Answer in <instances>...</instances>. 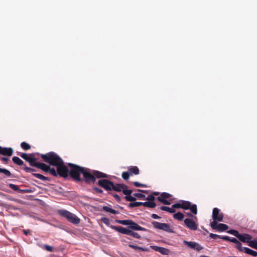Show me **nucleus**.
<instances>
[{"label":"nucleus","instance_id":"obj_1","mask_svg":"<svg viewBox=\"0 0 257 257\" xmlns=\"http://www.w3.org/2000/svg\"><path fill=\"white\" fill-rule=\"evenodd\" d=\"M41 157L45 162L51 165L57 167V171L54 168L49 167L48 172L51 175L56 176L59 174L60 176L64 177L68 176L69 171L64 164L62 160L57 154L53 152H50L46 154L42 155Z\"/></svg>","mask_w":257,"mask_h":257},{"label":"nucleus","instance_id":"obj_2","mask_svg":"<svg viewBox=\"0 0 257 257\" xmlns=\"http://www.w3.org/2000/svg\"><path fill=\"white\" fill-rule=\"evenodd\" d=\"M68 165L70 167V175L77 181H80L81 173L83 175L85 181L88 183L94 182L95 177L100 178L108 177L106 174L102 172L97 171H93L91 172L88 169L80 167L72 163H68Z\"/></svg>","mask_w":257,"mask_h":257},{"label":"nucleus","instance_id":"obj_3","mask_svg":"<svg viewBox=\"0 0 257 257\" xmlns=\"http://www.w3.org/2000/svg\"><path fill=\"white\" fill-rule=\"evenodd\" d=\"M172 207L174 209L179 208L186 210L189 209L193 214H196L197 213V206L195 204L192 205L189 201H180L179 202L173 204Z\"/></svg>","mask_w":257,"mask_h":257},{"label":"nucleus","instance_id":"obj_4","mask_svg":"<svg viewBox=\"0 0 257 257\" xmlns=\"http://www.w3.org/2000/svg\"><path fill=\"white\" fill-rule=\"evenodd\" d=\"M58 213L65 217L69 222L73 224H78L80 222V219L75 214L64 209H60L57 211Z\"/></svg>","mask_w":257,"mask_h":257},{"label":"nucleus","instance_id":"obj_5","mask_svg":"<svg viewBox=\"0 0 257 257\" xmlns=\"http://www.w3.org/2000/svg\"><path fill=\"white\" fill-rule=\"evenodd\" d=\"M152 224L156 229L162 230L168 232H173V230L170 225L167 223H160L154 221L152 222Z\"/></svg>","mask_w":257,"mask_h":257},{"label":"nucleus","instance_id":"obj_6","mask_svg":"<svg viewBox=\"0 0 257 257\" xmlns=\"http://www.w3.org/2000/svg\"><path fill=\"white\" fill-rule=\"evenodd\" d=\"M98 185L106 190L111 191L113 187V183L107 180L102 179L98 181Z\"/></svg>","mask_w":257,"mask_h":257},{"label":"nucleus","instance_id":"obj_7","mask_svg":"<svg viewBox=\"0 0 257 257\" xmlns=\"http://www.w3.org/2000/svg\"><path fill=\"white\" fill-rule=\"evenodd\" d=\"M184 244L187 245L188 247L191 249H193L197 251H200L203 249V247L201 246L199 244L194 241H188L186 240L183 241Z\"/></svg>","mask_w":257,"mask_h":257},{"label":"nucleus","instance_id":"obj_8","mask_svg":"<svg viewBox=\"0 0 257 257\" xmlns=\"http://www.w3.org/2000/svg\"><path fill=\"white\" fill-rule=\"evenodd\" d=\"M20 156L23 159L29 162L32 166H34L37 162L36 159L33 157L32 154L28 155L26 153H22Z\"/></svg>","mask_w":257,"mask_h":257},{"label":"nucleus","instance_id":"obj_9","mask_svg":"<svg viewBox=\"0 0 257 257\" xmlns=\"http://www.w3.org/2000/svg\"><path fill=\"white\" fill-rule=\"evenodd\" d=\"M171 195L167 193H162L158 197V199L159 201L166 205H170V202L167 199L171 197Z\"/></svg>","mask_w":257,"mask_h":257},{"label":"nucleus","instance_id":"obj_10","mask_svg":"<svg viewBox=\"0 0 257 257\" xmlns=\"http://www.w3.org/2000/svg\"><path fill=\"white\" fill-rule=\"evenodd\" d=\"M184 223L187 227L192 230H196L197 229L198 226L197 224L191 219H185L184 220Z\"/></svg>","mask_w":257,"mask_h":257},{"label":"nucleus","instance_id":"obj_11","mask_svg":"<svg viewBox=\"0 0 257 257\" xmlns=\"http://www.w3.org/2000/svg\"><path fill=\"white\" fill-rule=\"evenodd\" d=\"M151 247L154 250L158 251L163 255H168L170 253V250L164 247L158 246H151Z\"/></svg>","mask_w":257,"mask_h":257},{"label":"nucleus","instance_id":"obj_12","mask_svg":"<svg viewBox=\"0 0 257 257\" xmlns=\"http://www.w3.org/2000/svg\"><path fill=\"white\" fill-rule=\"evenodd\" d=\"M238 238L242 242H247L248 244L251 241V236L248 234H239Z\"/></svg>","mask_w":257,"mask_h":257},{"label":"nucleus","instance_id":"obj_13","mask_svg":"<svg viewBox=\"0 0 257 257\" xmlns=\"http://www.w3.org/2000/svg\"><path fill=\"white\" fill-rule=\"evenodd\" d=\"M13 153V149L11 148H2L0 147V154L3 155H8L11 156Z\"/></svg>","mask_w":257,"mask_h":257},{"label":"nucleus","instance_id":"obj_14","mask_svg":"<svg viewBox=\"0 0 257 257\" xmlns=\"http://www.w3.org/2000/svg\"><path fill=\"white\" fill-rule=\"evenodd\" d=\"M34 166L38 168H40L46 172H48V170H49L50 167L49 166L46 165L44 163H39L38 162H36Z\"/></svg>","mask_w":257,"mask_h":257},{"label":"nucleus","instance_id":"obj_15","mask_svg":"<svg viewBox=\"0 0 257 257\" xmlns=\"http://www.w3.org/2000/svg\"><path fill=\"white\" fill-rule=\"evenodd\" d=\"M128 228L136 230H146V229L140 226L139 224L132 221L131 224L128 226Z\"/></svg>","mask_w":257,"mask_h":257},{"label":"nucleus","instance_id":"obj_16","mask_svg":"<svg viewBox=\"0 0 257 257\" xmlns=\"http://www.w3.org/2000/svg\"><path fill=\"white\" fill-rule=\"evenodd\" d=\"M242 251H244V252L251 255L253 256H257V252L255 251H254L249 248L246 247H243L242 249L241 250Z\"/></svg>","mask_w":257,"mask_h":257},{"label":"nucleus","instance_id":"obj_17","mask_svg":"<svg viewBox=\"0 0 257 257\" xmlns=\"http://www.w3.org/2000/svg\"><path fill=\"white\" fill-rule=\"evenodd\" d=\"M102 210H103L105 212H109L113 214H117L119 213L118 211L113 209L111 208L109 206H103Z\"/></svg>","mask_w":257,"mask_h":257},{"label":"nucleus","instance_id":"obj_18","mask_svg":"<svg viewBox=\"0 0 257 257\" xmlns=\"http://www.w3.org/2000/svg\"><path fill=\"white\" fill-rule=\"evenodd\" d=\"M116 229L118 232H119L121 233L124 234H127V235H130V231H131L130 229L123 227H116Z\"/></svg>","mask_w":257,"mask_h":257},{"label":"nucleus","instance_id":"obj_19","mask_svg":"<svg viewBox=\"0 0 257 257\" xmlns=\"http://www.w3.org/2000/svg\"><path fill=\"white\" fill-rule=\"evenodd\" d=\"M229 241L235 243L236 245L237 248L241 251L243 247L241 246V243L237 239L232 237L230 238Z\"/></svg>","mask_w":257,"mask_h":257},{"label":"nucleus","instance_id":"obj_20","mask_svg":"<svg viewBox=\"0 0 257 257\" xmlns=\"http://www.w3.org/2000/svg\"><path fill=\"white\" fill-rule=\"evenodd\" d=\"M125 187V185L124 184H116L114 185L113 184V187L112 188V190H114L115 191H121L123 188Z\"/></svg>","mask_w":257,"mask_h":257},{"label":"nucleus","instance_id":"obj_21","mask_svg":"<svg viewBox=\"0 0 257 257\" xmlns=\"http://www.w3.org/2000/svg\"><path fill=\"white\" fill-rule=\"evenodd\" d=\"M143 205L145 207H148L153 208L156 206V204L154 201H147L143 202Z\"/></svg>","mask_w":257,"mask_h":257},{"label":"nucleus","instance_id":"obj_22","mask_svg":"<svg viewBox=\"0 0 257 257\" xmlns=\"http://www.w3.org/2000/svg\"><path fill=\"white\" fill-rule=\"evenodd\" d=\"M128 171L131 175L135 174L138 175L139 173V170L137 167H132L128 169Z\"/></svg>","mask_w":257,"mask_h":257},{"label":"nucleus","instance_id":"obj_23","mask_svg":"<svg viewBox=\"0 0 257 257\" xmlns=\"http://www.w3.org/2000/svg\"><path fill=\"white\" fill-rule=\"evenodd\" d=\"M133 220H117L116 222L124 225H130Z\"/></svg>","mask_w":257,"mask_h":257},{"label":"nucleus","instance_id":"obj_24","mask_svg":"<svg viewBox=\"0 0 257 257\" xmlns=\"http://www.w3.org/2000/svg\"><path fill=\"white\" fill-rule=\"evenodd\" d=\"M228 227L225 224L220 223L218 224L217 230L220 231H225L228 229Z\"/></svg>","mask_w":257,"mask_h":257},{"label":"nucleus","instance_id":"obj_25","mask_svg":"<svg viewBox=\"0 0 257 257\" xmlns=\"http://www.w3.org/2000/svg\"><path fill=\"white\" fill-rule=\"evenodd\" d=\"M184 216V214L181 212H177L173 215V217L178 220H183Z\"/></svg>","mask_w":257,"mask_h":257},{"label":"nucleus","instance_id":"obj_26","mask_svg":"<svg viewBox=\"0 0 257 257\" xmlns=\"http://www.w3.org/2000/svg\"><path fill=\"white\" fill-rule=\"evenodd\" d=\"M13 161L15 164L20 166H22L24 164L23 161L18 157H14L13 158Z\"/></svg>","mask_w":257,"mask_h":257},{"label":"nucleus","instance_id":"obj_27","mask_svg":"<svg viewBox=\"0 0 257 257\" xmlns=\"http://www.w3.org/2000/svg\"><path fill=\"white\" fill-rule=\"evenodd\" d=\"M160 209L162 210L166 211L169 212L170 213H174L175 212V210L172 207L171 208H170V207H167V206H161L160 207Z\"/></svg>","mask_w":257,"mask_h":257},{"label":"nucleus","instance_id":"obj_28","mask_svg":"<svg viewBox=\"0 0 257 257\" xmlns=\"http://www.w3.org/2000/svg\"><path fill=\"white\" fill-rule=\"evenodd\" d=\"M0 173L4 174L6 177H10L11 172L7 169L0 168Z\"/></svg>","mask_w":257,"mask_h":257},{"label":"nucleus","instance_id":"obj_29","mask_svg":"<svg viewBox=\"0 0 257 257\" xmlns=\"http://www.w3.org/2000/svg\"><path fill=\"white\" fill-rule=\"evenodd\" d=\"M33 175L37 178L38 179H39L41 180H43V181H47V180H48V179L47 177L40 174H38V173H35V174H34Z\"/></svg>","mask_w":257,"mask_h":257},{"label":"nucleus","instance_id":"obj_30","mask_svg":"<svg viewBox=\"0 0 257 257\" xmlns=\"http://www.w3.org/2000/svg\"><path fill=\"white\" fill-rule=\"evenodd\" d=\"M33 175L37 178L38 179H39L41 180H43V181H47V180H48V179L47 177L40 174H38V173H35V174H34Z\"/></svg>","mask_w":257,"mask_h":257},{"label":"nucleus","instance_id":"obj_31","mask_svg":"<svg viewBox=\"0 0 257 257\" xmlns=\"http://www.w3.org/2000/svg\"><path fill=\"white\" fill-rule=\"evenodd\" d=\"M219 214V210L217 208L213 209L212 217L214 220L216 219V217Z\"/></svg>","mask_w":257,"mask_h":257},{"label":"nucleus","instance_id":"obj_32","mask_svg":"<svg viewBox=\"0 0 257 257\" xmlns=\"http://www.w3.org/2000/svg\"><path fill=\"white\" fill-rule=\"evenodd\" d=\"M143 205V202H132L129 204V207L131 208H134Z\"/></svg>","mask_w":257,"mask_h":257},{"label":"nucleus","instance_id":"obj_33","mask_svg":"<svg viewBox=\"0 0 257 257\" xmlns=\"http://www.w3.org/2000/svg\"><path fill=\"white\" fill-rule=\"evenodd\" d=\"M21 146L25 150H28L30 149V146L26 143V142H22L21 144Z\"/></svg>","mask_w":257,"mask_h":257},{"label":"nucleus","instance_id":"obj_34","mask_svg":"<svg viewBox=\"0 0 257 257\" xmlns=\"http://www.w3.org/2000/svg\"><path fill=\"white\" fill-rule=\"evenodd\" d=\"M122 191L123 192V193L126 196L131 195L132 193V191L131 190L127 189V187L126 186L125 187L123 188Z\"/></svg>","mask_w":257,"mask_h":257},{"label":"nucleus","instance_id":"obj_35","mask_svg":"<svg viewBox=\"0 0 257 257\" xmlns=\"http://www.w3.org/2000/svg\"><path fill=\"white\" fill-rule=\"evenodd\" d=\"M217 221L216 220L213 219V221L212 222H211L210 225L212 229L217 230L218 224H219L217 223Z\"/></svg>","mask_w":257,"mask_h":257},{"label":"nucleus","instance_id":"obj_36","mask_svg":"<svg viewBox=\"0 0 257 257\" xmlns=\"http://www.w3.org/2000/svg\"><path fill=\"white\" fill-rule=\"evenodd\" d=\"M248 245L250 247L257 249V241L256 240H252L249 242Z\"/></svg>","mask_w":257,"mask_h":257},{"label":"nucleus","instance_id":"obj_37","mask_svg":"<svg viewBox=\"0 0 257 257\" xmlns=\"http://www.w3.org/2000/svg\"><path fill=\"white\" fill-rule=\"evenodd\" d=\"M129 246L135 249L140 250L141 251H147V249L146 248H144L143 247L137 246H136L134 245L130 244V245H129Z\"/></svg>","mask_w":257,"mask_h":257},{"label":"nucleus","instance_id":"obj_38","mask_svg":"<svg viewBox=\"0 0 257 257\" xmlns=\"http://www.w3.org/2000/svg\"><path fill=\"white\" fill-rule=\"evenodd\" d=\"M125 199L128 201H134L136 200V198L134 197V196H131V195H127V196H126L125 197Z\"/></svg>","mask_w":257,"mask_h":257},{"label":"nucleus","instance_id":"obj_39","mask_svg":"<svg viewBox=\"0 0 257 257\" xmlns=\"http://www.w3.org/2000/svg\"><path fill=\"white\" fill-rule=\"evenodd\" d=\"M136 238H140L141 237L140 235L137 232H135L131 230L130 235Z\"/></svg>","mask_w":257,"mask_h":257},{"label":"nucleus","instance_id":"obj_40","mask_svg":"<svg viewBox=\"0 0 257 257\" xmlns=\"http://www.w3.org/2000/svg\"><path fill=\"white\" fill-rule=\"evenodd\" d=\"M129 173L127 172H124L122 174V177L124 180H127L129 178Z\"/></svg>","mask_w":257,"mask_h":257},{"label":"nucleus","instance_id":"obj_41","mask_svg":"<svg viewBox=\"0 0 257 257\" xmlns=\"http://www.w3.org/2000/svg\"><path fill=\"white\" fill-rule=\"evenodd\" d=\"M229 232L233 235H234V236H235L236 237H237L238 238V236H239V233H238V232L236 230H231L229 231Z\"/></svg>","mask_w":257,"mask_h":257},{"label":"nucleus","instance_id":"obj_42","mask_svg":"<svg viewBox=\"0 0 257 257\" xmlns=\"http://www.w3.org/2000/svg\"><path fill=\"white\" fill-rule=\"evenodd\" d=\"M209 236L212 238H213V239H215V238H221V236L219 235H217V234H213V233H211L210 234H209Z\"/></svg>","mask_w":257,"mask_h":257},{"label":"nucleus","instance_id":"obj_43","mask_svg":"<svg viewBox=\"0 0 257 257\" xmlns=\"http://www.w3.org/2000/svg\"><path fill=\"white\" fill-rule=\"evenodd\" d=\"M217 221H223V215L222 214H219L218 216L216 217V219Z\"/></svg>","mask_w":257,"mask_h":257},{"label":"nucleus","instance_id":"obj_44","mask_svg":"<svg viewBox=\"0 0 257 257\" xmlns=\"http://www.w3.org/2000/svg\"><path fill=\"white\" fill-rule=\"evenodd\" d=\"M134 195L139 198H142L145 197V196L144 194L141 193H134Z\"/></svg>","mask_w":257,"mask_h":257},{"label":"nucleus","instance_id":"obj_45","mask_svg":"<svg viewBox=\"0 0 257 257\" xmlns=\"http://www.w3.org/2000/svg\"><path fill=\"white\" fill-rule=\"evenodd\" d=\"M154 199L155 197L152 195H149L147 198V200L149 201H154Z\"/></svg>","mask_w":257,"mask_h":257},{"label":"nucleus","instance_id":"obj_46","mask_svg":"<svg viewBox=\"0 0 257 257\" xmlns=\"http://www.w3.org/2000/svg\"><path fill=\"white\" fill-rule=\"evenodd\" d=\"M134 184L136 187H144L145 186V185L141 184L140 183L138 182H134Z\"/></svg>","mask_w":257,"mask_h":257},{"label":"nucleus","instance_id":"obj_47","mask_svg":"<svg viewBox=\"0 0 257 257\" xmlns=\"http://www.w3.org/2000/svg\"><path fill=\"white\" fill-rule=\"evenodd\" d=\"M45 247L46 249L49 251H53V247L48 245H46L45 246Z\"/></svg>","mask_w":257,"mask_h":257},{"label":"nucleus","instance_id":"obj_48","mask_svg":"<svg viewBox=\"0 0 257 257\" xmlns=\"http://www.w3.org/2000/svg\"><path fill=\"white\" fill-rule=\"evenodd\" d=\"M221 239H223V240H229V239H230V237L229 236H221Z\"/></svg>","mask_w":257,"mask_h":257},{"label":"nucleus","instance_id":"obj_49","mask_svg":"<svg viewBox=\"0 0 257 257\" xmlns=\"http://www.w3.org/2000/svg\"><path fill=\"white\" fill-rule=\"evenodd\" d=\"M151 217L154 219H159L160 217L156 214H152L151 215Z\"/></svg>","mask_w":257,"mask_h":257},{"label":"nucleus","instance_id":"obj_50","mask_svg":"<svg viewBox=\"0 0 257 257\" xmlns=\"http://www.w3.org/2000/svg\"><path fill=\"white\" fill-rule=\"evenodd\" d=\"M26 170L28 172H30L31 171H33V170L31 168L26 167Z\"/></svg>","mask_w":257,"mask_h":257},{"label":"nucleus","instance_id":"obj_51","mask_svg":"<svg viewBox=\"0 0 257 257\" xmlns=\"http://www.w3.org/2000/svg\"><path fill=\"white\" fill-rule=\"evenodd\" d=\"M10 186L12 188L14 189H16L17 186L14 184H10Z\"/></svg>","mask_w":257,"mask_h":257},{"label":"nucleus","instance_id":"obj_52","mask_svg":"<svg viewBox=\"0 0 257 257\" xmlns=\"http://www.w3.org/2000/svg\"><path fill=\"white\" fill-rule=\"evenodd\" d=\"M2 160L3 161H5V162H6L8 160V158H6V157H2Z\"/></svg>","mask_w":257,"mask_h":257},{"label":"nucleus","instance_id":"obj_53","mask_svg":"<svg viewBox=\"0 0 257 257\" xmlns=\"http://www.w3.org/2000/svg\"><path fill=\"white\" fill-rule=\"evenodd\" d=\"M102 221H103V222L106 223V221H107V219H106V218H104L102 219Z\"/></svg>","mask_w":257,"mask_h":257},{"label":"nucleus","instance_id":"obj_54","mask_svg":"<svg viewBox=\"0 0 257 257\" xmlns=\"http://www.w3.org/2000/svg\"><path fill=\"white\" fill-rule=\"evenodd\" d=\"M24 233L26 235L28 234V231L27 230H24Z\"/></svg>","mask_w":257,"mask_h":257},{"label":"nucleus","instance_id":"obj_55","mask_svg":"<svg viewBox=\"0 0 257 257\" xmlns=\"http://www.w3.org/2000/svg\"><path fill=\"white\" fill-rule=\"evenodd\" d=\"M187 215L190 216V217H192V215L191 213H187Z\"/></svg>","mask_w":257,"mask_h":257},{"label":"nucleus","instance_id":"obj_56","mask_svg":"<svg viewBox=\"0 0 257 257\" xmlns=\"http://www.w3.org/2000/svg\"><path fill=\"white\" fill-rule=\"evenodd\" d=\"M114 197L116 198H119V197L117 195H115Z\"/></svg>","mask_w":257,"mask_h":257},{"label":"nucleus","instance_id":"obj_57","mask_svg":"<svg viewBox=\"0 0 257 257\" xmlns=\"http://www.w3.org/2000/svg\"><path fill=\"white\" fill-rule=\"evenodd\" d=\"M154 194V195H158V194H159V193H158V192H155Z\"/></svg>","mask_w":257,"mask_h":257},{"label":"nucleus","instance_id":"obj_58","mask_svg":"<svg viewBox=\"0 0 257 257\" xmlns=\"http://www.w3.org/2000/svg\"><path fill=\"white\" fill-rule=\"evenodd\" d=\"M228 257H236V256H228Z\"/></svg>","mask_w":257,"mask_h":257}]
</instances>
